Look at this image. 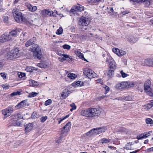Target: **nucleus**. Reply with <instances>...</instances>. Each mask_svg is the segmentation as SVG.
Masks as SVG:
<instances>
[{
  "label": "nucleus",
  "mask_w": 153,
  "mask_h": 153,
  "mask_svg": "<svg viewBox=\"0 0 153 153\" xmlns=\"http://www.w3.org/2000/svg\"><path fill=\"white\" fill-rule=\"evenodd\" d=\"M13 14L15 21L19 23L23 22H26L27 19L24 17V14L19 11L17 8H15L13 10Z\"/></svg>",
  "instance_id": "nucleus-1"
},
{
  "label": "nucleus",
  "mask_w": 153,
  "mask_h": 153,
  "mask_svg": "<svg viewBox=\"0 0 153 153\" xmlns=\"http://www.w3.org/2000/svg\"><path fill=\"white\" fill-rule=\"evenodd\" d=\"M21 56V52L19 48H15L9 51L7 53V58L9 59H13L18 58Z\"/></svg>",
  "instance_id": "nucleus-2"
},
{
  "label": "nucleus",
  "mask_w": 153,
  "mask_h": 153,
  "mask_svg": "<svg viewBox=\"0 0 153 153\" xmlns=\"http://www.w3.org/2000/svg\"><path fill=\"white\" fill-rule=\"evenodd\" d=\"M106 130V128L104 127L94 128L87 132L86 135L87 136L95 135L104 132Z\"/></svg>",
  "instance_id": "nucleus-3"
},
{
  "label": "nucleus",
  "mask_w": 153,
  "mask_h": 153,
  "mask_svg": "<svg viewBox=\"0 0 153 153\" xmlns=\"http://www.w3.org/2000/svg\"><path fill=\"white\" fill-rule=\"evenodd\" d=\"M32 51L33 53V56L40 59L42 57V54L39 45L35 44L32 46Z\"/></svg>",
  "instance_id": "nucleus-4"
},
{
  "label": "nucleus",
  "mask_w": 153,
  "mask_h": 153,
  "mask_svg": "<svg viewBox=\"0 0 153 153\" xmlns=\"http://www.w3.org/2000/svg\"><path fill=\"white\" fill-rule=\"evenodd\" d=\"M90 21L89 19L85 17L82 16L79 19L78 24L79 26H85L88 25Z\"/></svg>",
  "instance_id": "nucleus-5"
},
{
  "label": "nucleus",
  "mask_w": 153,
  "mask_h": 153,
  "mask_svg": "<svg viewBox=\"0 0 153 153\" xmlns=\"http://www.w3.org/2000/svg\"><path fill=\"white\" fill-rule=\"evenodd\" d=\"M14 111L13 107H9L6 109L2 110V114L5 118L10 116Z\"/></svg>",
  "instance_id": "nucleus-6"
},
{
  "label": "nucleus",
  "mask_w": 153,
  "mask_h": 153,
  "mask_svg": "<svg viewBox=\"0 0 153 153\" xmlns=\"http://www.w3.org/2000/svg\"><path fill=\"white\" fill-rule=\"evenodd\" d=\"M89 117H93L97 116L100 113L99 109L97 108H89Z\"/></svg>",
  "instance_id": "nucleus-7"
},
{
  "label": "nucleus",
  "mask_w": 153,
  "mask_h": 153,
  "mask_svg": "<svg viewBox=\"0 0 153 153\" xmlns=\"http://www.w3.org/2000/svg\"><path fill=\"white\" fill-rule=\"evenodd\" d=\"M84 73L89 78H93L96 76V73L92 70L88 68H86L84 71Z\"/></svg>",
  "instance_id": "nucleus-8"
},
{
  "label": "nucleus",
  "mask_w": 153,
  "mask_h": 153,
  "mask_svg": "<svg viewBox=\"0 0 153 153\" xmlns=\"http://www.w3.org/2000/svg\"><path fill=\"white\" fill-rule=\"evenodd\" d=\"M17 34V31L15 30H13L8 33H5L2 35L1 37L3 38H11L12 37H15Z\"/></svg>",
  "instance_id": "nucleus-9"
},
{
  "label": "nucleus",
  "mask_w": 153,
  "mask_h": 153,
  "mask_svg": "<svg viewBox=\"0 0 153 153\" xmlns=\"http://www.w3.org/2000/svg\"><path fill=\"white\" fill-rule=\"evenodd\" d=\"M27 102V101L26 100L22 101L15 106V107L17 109L22 108H25L26 106H28Z\"/></svg>",
  "instance_id": "nucleus-10"
},
{
  "label": "nucleus",
  "mask_w": 153,
  "mask_h": 153,
  "mask_svg": "<svg viewBox=\"0 0 153 153\" xmlns=\"http://www.w3.org/2000/svg\"><path fill=\"white\" fill-rule=\"evenodd\" d=\"M71 57L66 54H62L60 57L58 58L59 60L61 62H63L65 60H67L68 61H71Z\"/></svg>",
  "instance_id": "nucleus-11"
},
{
  "label": "nucleus",
  "mask_w": 153,
  "mask_h": 153,
  "mask_svg": "<svg viewBox=\"0 0 153 153\" xmlns=\"http://www.w3.org/2000/svg\"><path fill=\"white\" fill-rule=\"evenodd\" d=\"M124 88H130L133 87L135 83L134 82L130 81H125L123 82Z\"/></svg>",
  "instance_id": "nucleus-12"
},
{
  "label": "nucleus",
  "mask_w": 153,
  "mask_h": 153,
  "mask_svg": "<svg viewBox=\"0 0 153 153\" xmlns=\"http://www.w3.org/2000/svg\"><path fill=\"white\" fill-rule=\"evenodd\" d=\"M151 133H152V131H149L145 134H141L137 136V138L138 140H139L147 138L150 135Z\"/></svg>",
  "instance_id": "nucleus-13"
},
{
  "label": "nucleus",
  "mask_w": 153,
  "mask_h": 153,
  "mask_svg": "<svg viewBox=\"0 0 153 153\" xmlns=\"http://www.w3.org/2000/svg\"><path fill=\"white\" fill-rule=\"evenodd\" d=\"M151 59H146L144 61V63L147 66H153V54L151 56Z\"/></svg>",
  "instance_id": "nucleus-14"
},
{
  "label": "nucleus",
  "mask_w": 153,
  "mask_h": 153,
  "mask_svg": "<svg viewBox=\"0 0 153 153\" xmlns=\"http://www.w3.org/2000/svg\"><path fill=\"white\" fill-rule=\"evenodd\" d=\"M131 2H135L137 3H143L146 6H148L150 5V2L148 0H130Z\"/></svg>",
  "instance_id": "nucleus-15"
},
{
  "label": "nucleus",
  "mask_w": 153,
  "mask_h": 153,
  "mask_svg": "<svg viewBox=\"0 0 153 153\" xmlns=\"http://www.w3.org/2000/svg\"><path fill=\"white\" fill-rule=\"evenodd\" d=\"M25 5L27 7L29 10L32 12H34L37 9V7L36 6H32L28 3H26Z\"/></svg>",
  "instance_id": "nucleus-16"
},
{
  "label": "nucleus",
  "mask_w": 153,
  "mask_h": 153,
  "mask_svg": "<svg viewBox=\"0 0 153 153\" xmlns=\"http://www.w3.org/2000/svg\"><path fill=\"white\" fill-rule=\"evenodd\" d=\"M42 15L45 16L46 15L50 16H54L53 15V13L52 11H50L49 10H44L42 11Z\"/></svg>",
  "instance_id": "nucleus-17"
},
{
  "label": "nucleus",
  "mask_w": 153,
  "mask_h": 153,
  "mask_svg": "<svg viewBox=\"0 0 153 153\" xmlns=\"http://www.w3.org/2000/svg\"><path fill=\"white\" fill-rule=\"evenodd\" d=\"M33 128V125L32 123H28L25 126V131L26 133L30 132Z\"/></svg>",
  "instance_id": "nucleus-18"
},
{
  "label": "nucleus",
  "mask_w": 153,
  "mask_h": 153,
  "mask_svg": "<svg viewBox=\"0 0 153 153\" xmlns=\"http://www.w3.org/2000/svg\"><path fill=\"white\" fill-rule=\"evenodd\" d=\"M69 94L68 90L67 89H65L61 94V97L63 99H65L67 97Z\"/></svg>",
  "instance_id": "nucleus-19"
},
{
  "label": "nucleus",
  "mask_w": 153,
  "mask_h": 153,
  "mask_svg": "<svg viewBox=\"0 0 153 153\" xmlns=\"http://www.w3.org/2000/svg\"><path fill=\"white\" fill-rule=\"evenodd\" d=\"M71 126V122H69L67 123L64 127V132H68L70 130Z\"/></svg>",
  "instance_id": "nucleus-20"
},
{
  "label": "nucleus",
  "mask_w": 153,
  "mask_h": 153,
  "mask_svg": "<svg viewBox=\"0 0 153 153\" xmlns=\"http://www.w3.org/2000/svg\"><path fill=\"white\" fill-rule=\"evenodd\" d=\"M37 70V69L36 68L31 66L27 67L25 69L26 71L30 72H33L34 71H36Z\"/></svg>",
  "instance_id": "nucleus-21"
},
{
  "label": "nucleus",
  "mask_w": 153,
  "mask_h": 153,
  "mask_svg": "<svg viewBox=\"0 0 153 153\" xmlns=\"http://www.w3.org/2000/svg\"><path fill=\"white\" fill-rule=\"evenodd\" d=\"M35 42L34 39H30L25 43V46L26 47L29 46Z\"/></svg>",
  "instance_id": "nucleus-22"
},
{
  "label": "nucleus",
  "mask_w": 153,
  "mask_h": 153,
  "mask_svg": "<svg viewBox=\"0 0 153 153\" xmlns=\"http://www.w3.org/2000/svg\"><path fill=\"white\" fill-rule=\"evenodd\" d=\"M88 108L87 110H83L81 112V114L82 116L89 117Z\"/></svg>",
  "instance_id": "nucleus-23"
},
{
  "label": "nucleus",
  "mask_w": 153,
  "mask_h": 153,
  "mask_svg": "<svg viewBox=\"0 0 153 153\" xmlns=\"http://www.w3.org/2000/svg\"><path fill=\"white\" fill-rule=\"evenodd\" d=\"M109 68L110 69L114 70L115 68V63L114 61H111L109 64Z\"/></svg>",
  "instance_id": "nucleus-24"
},
{
  "label": "nucleus",
  "mask_w": 153,
  "mask_h": 153,
  "mask_svg": "<svg viewBox=\"0 0 153 153\" xmlns=\"http://www.w3.org/2000/svg\"><path fill=\"white\" fill-rule=\"evenodd\" d=\"M29 85L30 86H37L38 85L37 82L34 80H30L29 81Z\"/></svg>",
  "instance_id": "nucleus-25"
},
{
  "label": "nucleus",
  "mask_w": 153,
  "mask_h": 153,
  "mask_svg": "<svg viewBox=\"0 0 153 153\" xmlns=\"http://www.w3.org/2000/svg\"><path fill=\"white\" fill-rule=\"evenodd\" d=\"M76 10L77 11H81L84 10V7L82 5L80 4H78L77 5L75 6Z\"/></svg>",
  "instance_id": "nucleus-26"
},
{
  "label": "nucleus",
  "mask_w": 153,
  "mask_h": 153,
  "mask_svg": "<svg viewBox=\"0 0 153 153\" xmlns=\"http://www.w3.org/2000/svg\"><path fill=\"white\" fill-rule=\"evenodd\" d=\"M116 87L117 89L119 90L124 89L123 82L116 84Z\"/></svg>",
  "instance_id": "nucleus-27"
},
{
  "label": "nucleus",
  "mask_w": 153,
  "mask_h": 153,
  "mask_svg": "<svg viewBox=\"0 0 153 153\" xmlns=\"http://www.w3.org/2000/svg\"><path fill=\"white\" fill-rule=\"evenodd\" d=\"M39 93H38L31 92L29 94V95L28 96V97L30 98L36 96Z\"/></svg>",
  "instance_id": "nucleus-28"
},
{
  "label": "nucleus",
  "mask_w": 153,
  "mask_h": 153,
  "mask_svg": "<svg viewBox=\"0 0 153 153\" xmlns=\"http://www.w3.org/2000/svg\"><path fill=\"white\" fill-rule=\"evenodd\" d=\"M68 77L71 79H74L76 77V76L75 74L70 73L68 74Z\"/></svg>",
  "instance_id": "nucleus-29"
},
{
  "label": "nucleus",
  "mask_w": 153,
  "mask_h": 153,
  "mask_svg": "<svg viewBox=\"0 0 153 153\" xmlns=\"http://www.w3.org/2000/svg\"><path fill=\"white\" fill-rule=\"evenodd\" d=\"M77 55L82 59L83 60L87 61V60L84 57L83 54L80 52L77 51Z\"/></svg>",
  "instance_id": "nucleus-30"
},
{
  "label": "nucleus",
  "mask_w": 153,
  "mask_h": 153,
  "mask_svg": "<svg viewBox=\"0 0 153 153\" xmlns=\"http://www.w3.org/2000/svg\"><path fill=\"white\" fill-rule=\"evenodd\" d=\"M126 53V51H124L122 50H119L118 53H117V56H122L125 55Z\"/></svg>",
  "instance_id": "nucleus-31"
},
{
  "label": "nucleus",
  "mask_w": 153,
  "mask_h": 153,
  "mask_svg": "<svg viewBox=\"0 0 153 153\" xmlns=\"http://www.w3.org/2000/svg\"><path fill=\"white\" fill-rule=\"evenodd\" d=\"M21 91H15L13 93H12L10 94V96L11 97H13L14 96H16L17 95H20L22 94L21 93Z\"/></svg>",
  "instance_id": "nucleus-32"
},
{
  "label": "nucleus",
  "mask_w": 153,
  "mask_h": 153,
  "mask_svg": "<svg viewBox=\"0 0 153 153\" xmlns=\"http://www.w3.org/2000/svg\"><path fill=\"white\" fill-rule=\"evenodd\" d=\"M110 140L106 138H103L100 140V142L102 143H107L110 142Z\"/></svg>",
  "instance_id": "nucleus-33"
},
{
  "label": "nucleus",
  "mask_w": 153,
  "mask_h": 153,
  "mask_svg": "<svg viewBox=\"0 0 153 153\" xmlns=\"http://www.w3.org/2000/svg\"><path fill=\"white\" fill-rule=\"evenodd\" d=\"M125 148L127 150H132L131 144L130 143H128L125 146Z\"/></svg>",
  "instance_id": "nucleus-34"
},
{
  "label": "nucleus",
  "mask_w": 153,
  "mask_h": 153,
  "mask_svg": "<svg viewBox=\"0 0 153 153\" xmlns=\"http://www.w3.org/2000/svg\"><path fill=\"white\" fill-rule=\"evenodd\" d=\"M120 74H121V76L123 78H124L129 76V75L125 73L122 70L120 72Z\"/></svg>",
  "instance_id": "nucleus-35"
},
{
  "label": "nucleus",
  "mask_w": 153,
  "mask_h": 153,
  "mask_svg": "<svg viewBox=\"0 0 153 153\" xmlns=\"http://www.w3.org/2000/svg\"><path fill=\"white\" fill-rule=\"evenodd\" d=\"M151 90L152 89L151 88L150 86L148 85L144 86V90L146 93L149 92L150 91H151Z\"/></svg>",
  "instance_id": "nucleus-36"
},
{
  "label": "nucleus",
  "mask_w": 153,
  "mask_h": 153,
  "mask_svg": "<svg viewBox=\"0 0 153 153\" xmlns=\"http://www.w3.org/2000/svg\"><path fill=\"white\" fill-rule=\"evenodd\" d=\"M114 74V70L110 69L108 71L107 75L109 76H111Z\"/></svg>",
  "instance_id": "nucleus-37"
},
{
  "label": "nucleus",
  "mask_w": 153,
  "mask_h": 153,
  "mask_svg": "<svg viewBox=\"0 0 153 153\" xmlns=\"http://www.w3.org/2000/svg\"><path fill=\"white\" fill-rule=\"evenodd\" d=\"M145 108L147 110H148L149 109L151 108L152 107V106L151 103V102L149 103H148L147 104L145 105L144 106Z\"/></svg>",
  "instance_id": "nucleus-38"
},
{
  "label": "nucleus",
  "mask_w": 153,
  "mask_h": 153,
  "mask_svg": "<svg viewBox=\"0 0 153 153\" xmlns=\"http://www.w3.org/2000/svg\"><path fill=\"white\" fill-rule=\"evenodd\" d=\"M63 31V30L62 27H60L59 29H58L56 32V33L57 34L60 35L62 34Z\"/></svg>",
  "instance_id": "nucleus-39"
},
{
  "label": "nucleus",
  "mask_w": 153,
  "mask_h": 153,
  "mask_svg": "<svg viewBox=\"0 0 153 153\" xmlns=\"http://www.w3.org/2000/svg\"><path fill=\"white\" fill-rule=\"evenodd\" d=\"M52 102V100L51 99H49L45 102L44 105L45 106H47L51 104Z\"/></svg>",
  "instance_id": "nucleus-40"
},
{
  "label": "nucleus",
  "mask_w": 153,
  "mask_h": 153,
  "mask_svg": "<svg viewBox=\"0 0 153 153\" xmlns=\"http://www.w3.org/2000/svg\"><path fill=\"white\" fill-rule=\"evenodd\" d=\"M146 122L147 124H151L152 123V120L150 118H147L146 120Z\"/></svg>",
  "instance_id": "nucleus-41"
},
{
  "label": "nucleus",
  "mask_w": 153,
  "mask_h": 153,
  "mask_svg": "<svg viewBox=\"0 0 153 153\" xmlns=\"http://www.w3.org/2000/svg\"><path fill=\"white\" fill-rule=\"evenodd\" d=\"M63 48L64 49H66L67 50H69L71 48V46L69 45L65 44L62 46Z\"/></svg>",
  "instance_id": "nucleus-42"
},
{
  "label": "nucleus",
  "mask_w": 153,
  "mask_h": 153,
  "mask_svg": "<svg viewBox=\"0 0 153 153\" xmlns=\"http://www.w3.org/2000/svg\"><path fill=\"white\" fill-rule=\"evenodd\" d=\"M70 106L72 107V108L70 109L71 111H72L73 110H75L76 109V106L75 105L74 103H72L70 104Z\"/></svg>",
  "instance_id": "nucleus-43"
},
{
  "label": "nucleus",
  "mask_w": 153,
  "mask_h": 153,
  "mask_svg": "<svg viewBox=\"0 0 153 153\" xmlns=\"http://www.w3.org/2000/svg\"><path fill=\"white\" fill-rule=\"evenodd\" d=\"M103 88L105 90V94H106L109 91L110 89L109 88L108 86L105 85H104Z\"/></svg>",
  "instance_id": "nucleus-44"
},
{
  "label": "nucleus",
  "mask_w": 153,
  "mask_h": 153,
  "mask_svg": "<svg viewBox=\"0 0 153 153\" xmlns=\"http://www.w3.org/2000/svg\"><path fill=\"white\" fill-rule=\"evenodd\" d=\"M76 85L78 86H82L83 85V83L82 82L77 81L76 82Z\"/></svg>",
  "instance_id": "nucleus-45"
},
{
  "label": "nucleus",
  "mask_w": 153,
  "mask_h": 153,
  "mask_svg": "<svg viewBox=\"0 0 153 153\" xmlns=\"http://www.w3.org/2000/svg\"><path fill=\"white\" fill-rule=\"evenodd\" d=\"M119 49L117 48H112V51L113 52L117 55V53H118Z\"/></svg>",
  "instance_id": "nucleus-46"
},
{
  "label": "nucleus",
  "mask_w": 153,
  "mask_h": 153,
  "mask_svg": "<svg viewBox=\"0 0 153 153\" xmlns=\"http://www.w3.org/2000/svg\"><path fill=\"white\" fill-rule=\"evenodd\" d=\"M128 41L131 44H133L135 43L137 41V40L136 39H128Z\"/></svg>",
  "instance_id": "nucleus-47"
},
{
  "label": "nucleus",
  "mask_w": 153,
  "mask_h": 153,
  "mask_svg": "<svg viewBox=\"0 0 153 153\" xmlns=\"http://www.w3.org/2000/svg\"><path fill=\"white\" fill-rule=\"evenodd\" d=\"M100 0H87L88 2L90 3H96L100 1Z\"/></svg>",
  "instance_id": "nucleus-48"
},
{
  "label": "nucleus",
  "mask_w": 153,
  "mask_h": 153,
  "mask_svg": "<svg viewBox=\"0 0 153 153\" xmlns=\"http://www.w3.org/2000/svg\"><path fill=\"white\" fill-rule=\"evenodd\" d=\"M47 116L42 117L40 118V120L41 122L43 123L47 120Z\"/></svg>",
  "instance_id": "nucleus-49"
},
{
  "label": "nucleus",
  "mask_w": 153,
  "mask_h": 153,
  "mask_svg": "<svg viewBox=\"0 0 153 153\" xmlns=\"http://www.w3.org/2000/svg\"><path fill=\"white\" fill-rule=\"evenodd\" d=\"M54 51H55L56 52V53L57 54L61 56V55L62 54V52L61 51H59L58 49H54Z\"/></svg>",
  "instance_id": "nucleus-50"
},
{
  "label": "nucleus",
  "mask_w": 153,
  "mask_h": 153,
  "mask_svg": "<svg viewBox=\"0 0 153 153\" xmlns=\"http://www.w3.org/2000/svg\"><path fill=\"white\" fill-rule=\"evenodd\" d=\"M18 76L20 78H22L24 77L25 76V74L24 73H19L18 74Z\"/></svg>",
  "instance_id": "nucleus-51"
},
{
  "label": "nucleus",
  "mask_w": 153,
  "mask_h": 153,
  "mask_svg": "<svg viewBox=\"0 0 153 153\" xmlns=\"http://www.w3.org/2000/svg\"><path fill=\"white\" fill-rule=\"evenodd\" d=\"M151 84V81L149 80H147L145 83L144 86L148 85L150 86Z\"/></svg>",
  "instance_id": "nucleus-52"
},
{
  "label": "nucleus",
  "mask_w": 153,
  "mask_h": 153,
  "mask_svg": "<svg viewBox=\"0 0 153 153\" xmlns=\"http://www.w3.org/2000/svg\"><path fill=\"white\" fill-rule=\"evenodd\" d=\"M6 74L5 73H1V76L4 79H5L6 78Z\"/></svg>",
  "instance_id": "nucleus-53"
},
{
  "label": "nucleus",
  "mask_w": 153,
  "mask_h": 153,
  "mask_svg": "<svg viewBox=\"0 0 153 153\" xmlns=\"http://www.w3.org/2000/svg\"><path fill=\"white\" fill-rule=\"evenodd\" d=\"M22 124L19 121H16V123L15 124V125L17 126H22Z\"/></svg>",
  "instance_id": "nucleus-54"
},
{
  "label": "nucleus",
  "mask_w": 153,
  "mask_h": 153,
  "mask_svg": "<svg viewBox=\"0 0 153 153\" xmlns=\"http://www.w3.org/2000/svg\"><path fill=\"white\" fill-rule=\"evenodd\" d=\"M40 68H44L45 67V65L43 63H41L38 64L37 65Z\"/></svg>",
  "instance_id": "nucleus-55"
},
{
  "label": "nucleus",
  "mask_w": 153,
  "mask_h": 153,
  "mask_svg": "<svg viewBox=\"0 0 153 153\" xmlns=\"http://www.w3.org/2000/svg\"><path fill=\"white\" fill-rule=\"evenodd\" d=\"M147 94H149L151 97L153 96V91L152 90H151V91H150L149 92L146 93Z\"/></svg>",
  "instance_id": "nucleus-56"
},
{
  "label": "nucleus",
  "mask_w": 153,
  "mask_h": 153,
  "mask_svg": "<svg viewBox=\"0 0 153 153\" xmlns=\"http://www.w3.org/2000/svg\"><path fill=\"white\" fill-rule=\"evenodd\" d=\"M146 151L148 152H153V147L147 149Z\"/></svg>",
  "instance_id": "nucleus-57"
},
{
  "label": "nucleus",
  "mask_w": 153,
  "mask_h": 153,
  "mask_svg": "<svg viewBox=\"0 0 153 153\" xmlns=\"http://www.w3.org/2000/svg\"><path fill=\"white\" fill-rule=\"evenodd\" d=\"M69 117V115H66L64 117H62V118H60L61 120V122H62L63 120H64L65 119H66L68 117Z\"/></svg>",
  "instance_id": "nucleus-58"
},
{
  "label": "nucleus",
  "mask_w": 153,
  "mask_h": 153,
  "mask_svg": "<svg viewBox=\"0 0 153 153\" xmlns=\"http://www.w3.org/2000/svg\"><path fill=\"white\" fill-rule=\"evenodd\" d=\"M8 17L7 16H5L4 17V21L5 23H7L8 20Z\"/></svg>",
  "instance_id": "nucleus-59"
},
{
  "label": "nucleus",
  "mask_w": 153,
  "mask_h": 153,
  "mask_svg": "<svg viewBox=\"0 0 153 153\" xmlns=\"http://www.w3.org/2000/svg\"><path fill=\"white\" fill-rule=\"evenodd\" d=\"M2 87H3V89L5 90L8 89L9 88V85H3Z\"/></svg>",
  "instance_id": "nucleus-60"
},
{
  "label": "nucleus",
  "mask_w": 153,
  "mask_h": 153,
  "mask_svg": "<svg viewBox=\"0 0 153 153\" xmlns=\"http://www.w3.org/2000/svg\"><path fill=\"white\" fill-rule=\"evenodd\" d=\"M62 140V138L61 137H59V138L56 140V143L58 144L60 143H61Z\"/></svg>",
  "instance_id": "nucleus-61"
},
{
  "label": "nucleus",
  "mask_w": 153,
  "mask_h": 153,
  "mask_svg": "<svg viewBox=\"0 0 153 153\" xmlns=\"http://www.w3.org/2000/svg\"><path fill=\"white\" fill-rule=\"evenodd\" d=\"M18 118L22 119L23 118V117L22 115L20 114H18L17 115Z\"/></svg>",
  "instance_id": "nucleus-62"
},
{
  "label": "nucleus",
  "mask_w": 153,
  "mask_h": 153,
  "mask_svg": "<svg viewBox=\"0 0 153 153\" xmlns=\"http://www.w3.org/2000/svg\"><path fill=\"white\" fill-rule=\"evenodd\" d=\"M76 8L75 6H74V7L71 10V11L72 12L74 13L77 11Z\"/></svg>",
  "instance_id": "nucleus-63"
},
{
  "label": "nucleus",
  "mask_w": 153,
  "mask_h": 153,
  "mask_svg": "<svg viewBox=\"0 0 153 153\" xmlns=\"http://www.w3.org/2000/svg\"><path fill=\"white\" fill-rule=\"evenodd\" d=\"M129 12L128 10H125L124 11H123L122 12V14L123 15H126V14H128L129 13Z\"/></svg>",
  "instance_id": "nucleus-64"
}]
</instances>
